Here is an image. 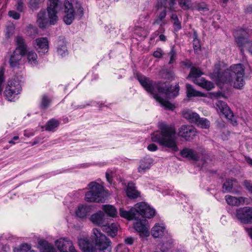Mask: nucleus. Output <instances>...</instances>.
<instances>
[{"mask_svg":"<svg viewBox=\"0 0 252 252\" xmlns=\"http://www.w3.org/2000/svg\"><path fill=\"white\" fill-rule=\"evenodd\" d=\"M243 185L245 188L250 193H252V182L245 180L243 182Z\"/></svg>","mask_w":252,"mask_h":252,"instance_id":"obj_47","label":"nucleus"},{"mask_svg":"<svg viewBox=\"0 0 252 252\" xmlns=\"http://www.w3.org/2000/svg\"><path fill=\"white\" fill-rule=\"evenodd\" d=\"M15 42L17 44V47L15 50L22 52L23 54H26L27 45L25 44V40L23 37L17 36L15 38Z\"/></svg>","mask_w":252,"mask_h":252,"instance_id":"obj_28","label":"nucleus"},{"mask_svg":"<svg viewBox=\"0 0 252 252\" xmlns=\"http://www.w3.org/2000/svg\"><path fill=\"white\" fill-rule=\"evenodd\" d=\"M134 242V239L132 237H127L125 239V242L126 245H131Z\"/></svg>","mask_w":252,"mask_h":252,"instance_id":"obj_55","label":"nucleus"},{"mask_svg":"<svg viewBox=\"0 0 252 252\" xmlns=\"http://www.w3.org/2000/svg\"><path fill=\"white\" fill-rule=\"evenodd\" d=\"M148 149L150 151H156L158 149L157 146L155 144H150L148 146Z\"/></svg>","mask_w":252,"mask_h":252,"instance_id":"obj_56","label":"nucleus"},{"mask_svg":"<svg viewBox=\"0 0 252 252\" xmlns=\"http://www.w3.org/2000/svg\"><path fill=\"white\" fill-rule=\"evenodd\" d=\"M171 18L172 20H173V21L179 20L178 16L176 14H172Z\"/></svg>","mask_w":252,"mask_h":252,"instance_id":"obj_59","label":"nucleus"},{"mask_svg":"<svg viewBox=\"0 0 252 252\" xmlns=\"http://www.w3.org/2000/svg\"><path fill=\"white\" fill-rule=\"evenodd\" d=\"M21 91L20 84L16 81H8L4 94L6 98L9 101H14L16 96Z\"/></svg>","mask_w":252,"mask_h":252,"instance_id":"obj_8","label":"nucleus"},{"mask_svg":"<svg viewBox=\"0 0 252 252\" xmlns=\"http://www.w3.org/2000/svg\"><path fill=\"white\" fill-rule=\"evenodd\" d=\"M225 199L228 205L238 206L243 204L247 198L243 197H236L227 195L225 196Z\"/></svg>","mask_w":252,"mask_h":252,"instance_id":"obj_20","label":"nucleus"},{"mask_svg":"<svg viewBox=\"0 0 252 252\" xmlns=\"http://www.w3.org/2000/svg\"><path fill=\"white\" fill-rule=\"evenodd\" d=\"M216 108L222 113L226 118L232 120L233 114L227 104L222 101L219 100L216 104Z\"/></svg>","mask_w":252,"mask_h":252,"instance_id":"obj_16","label":"nucleus"},{"mask_svg":"<svg viewBox=\"0 0 252 252\" xmlns=\"http://www.w3.org/2000/svg\"><path fill=\"white\" fill-rule=\"evenodd\" d=\"M90 210L89 206L80 205L76 209L75 213L78 218L83 219L89 215Z\"/></svg>","mask_w":252,"mask_h":252,"instance_id":"obj_24","label":"nucleus"},{"mask_svg":"<svg viewBox=\"0 0 252 252\" xmlns=\"http://www.w3.org/2000/svg\"><path fill=\"white\" fill-rule=\"evenodd\" d=\"M50 100L46 96H42L41 106L43 108H46L49 104Z\"/></svg>","mask_w":252,"mask_h":252,"instance_id":"obj_48","label":"nucleus"},{"mask_svg":"<svg viewBox=\"0 0 252 252\" xmlns=\"http://www.w3.org/2000/svg\"><path fill=\"white\" fill-rule=\"evenodd\" d=\"M166 16V10L158 7L157 16L153 25H159L160 27L159 29L160 32H162L164 29L162 26L166 24L165 17Z\"/></svg>","mask_w":252,"mask_h":252,"instance_id":"obj_14","label":"nucleus"},{"mask_svg":"<svg viewBox=\"0 0 252 252\" xmlns=\"http://www.w3.org/2000/svg\"><path fill=\"white\" fill-rule=\"evenodd\" d=\"M193 82L198 86L207 90H211L214 87V85L212 82L207 81L202 78L193 80Z\"/></svg>","mask_w":252,"mask_h":252,"instance_id":"obj_29","label":"nucleus"},{"mask_svg":"<svg viewBox=\"0 0 252 252\" xmlns=\"http://www.w3.org/2000/svg\"><path fill=\"white\" fill-rule=\"evenodd\" d=\"M136 222L134 223L135 229L140 233L141 236L147 237L149 235V228L146 226V220L142 218L134 219Z\"/></svg>","mask_w":252,"mask_h":252,"instance_id":"obj_15","label":"nucleus"},{"mask_svg":"<svg viewBox=\"0 0 252 252\" xmlns=\"http://www.w3.org/2000/svg\"><path fill=\"white\" fill-rule=\"evenodd\" d=\"M203 72L200 68L192 67L190 69V71L187 77V78H194V80H195L196 79H198V78L201 76Z\"/></svg>","mask_w":252,"mask_h":252,"instance_id":"obj_37","label":"nucleus"},{"mask_svg":"<svg viewBox=\"0 0 252 252\" xmlns=\"http://www.w3.org/2000/svg\"><path fill=\"white\" fill-rule=\"evenodd\" d=\"M196 124L204 129L208 128L210 125V122L207 119L200 117Z\"/></svg>","mask_w":252,"mask_h":252,"instance_id":"obj_41","label":"nucleus"},{"mask_svg":"<svg viewBox=\"0 0 252 252\" xmlns=\"http://www.w3.org/2000/svg\"><path fill=\"white\" fill-rule=\"evenodd\" d=\"M235 216L241 223H252V207H244L237 209Z\"/></svg>","mask_w":252,"mask_h":252,"instance_id":"obj_9","label":"nucleus"},{"mask_svg":"<svg viewBox=\"0 0 252 252\" xmlns=\"http://www.w3.org/2000/svg\"><path fill=\"white\" fill-rule=\"evenodd\" d=\"M19 137L18 136H15L13 137L12 139L13 140H17L19 139Z\"/></svg>","mask_w":252,"mask_h":252,"instance_id":"obj_62","label":"nucleus"},{"mask_svg":"<svg viewBox=\"0 0 252 252\" xmlns=\"http://www.w3.org/2000/svg\"><path fill=\"white\" fill-rule=\"evenodd\" d=\"M197 131L192 126L183 125L179 129L178 134L187 140H190L196 136Z\"/></svg>","mask_w":252,"mask_h":252,"instance_id":"obj_11","label":"nucleus"},{"mask_svg":"<svg viewBox=\"0 0 252 252\" xmlns=\"http://www.w3.org/2000/svg\"><path fill=\"white\" fill-rule=\"evenodd\" d=\"M24 135L25 136L27 137H30L31 136L34 135V133L33 132H30L28 130H25Z\"/></svg>","mask_w":252,"mask_h":252,"instance_id":"obj_57","label":"nucleus"},{"mask_svg":"<svg viewBox=\"0 0 252 252\" xmlns=\"http://www.w3.org/2000/svg\"><path fill=\"white\" fill-rule=\"evenodd\" d=\"M55 245L61 252H73L75 250L72 241L67 238L59 239Z\"/></svg>","mask_w":252,"mask_h":252,"instance_id":"obj_10","label":"nucleus"},{"mask_svg":"<svg viewBox=\"0 0 252 252\" xmlns=\"http://www.w3.org/2000/svg\"><path fill=\"white\" fill-rule=\"evenodd\" d=\"M248 233L252 239V228H251L248 230Z\"/></svg>","mask_w":252,"mask_h":252,"instance_id":"obj_61","label":"nucleus"},{"mask_svg":"<svg viewBox=\"0 0 252 252\" xmlns=\"http://www.w3.org/2000/svg\"><path fill=\"white\" fill-rule=\"evenodd\" d=\"M40 0H30V5L33 9H36L39 3Z\"/></svg>","mask_w":252,"mask_h":252,"instance_id":"obj_51","label":"nucleus"},{"mask_svg":"<svg viewBox=\"0 0 252 252\" xmlns=\"http://www.w3.org/2000/svg\"><path fill=\"white\" fill-rule=\"evenodd\" d=\"M137 78L145 90L150 93L161 106L167 110L174 109V105L169 102L168 99L178 95L179 86L178 85L172 88L164 82L156 83L142 75H138Z\"/></svg>","mask_w":252,"mask_h":252,"instance_id":"obj_1","label":"nucleus"},{"mask_svg":"<svg viewBox=\"0 0 252 252\" xmlns=\"http://www.w3.org/2000/svg\"><path fill=\"white\" fill-rule=\"evenodd\" d=\"M187 95L188 97L192 96H205L203 93L194 90L192 86L189 84H186Z\"/></svg>","mask_w":252,"mask_h":252,"instance_id":"obj_33","label":"nucleus"},{"mask_svg":"<svg viewBox=\"0 0 252 252\" xmlns=\"http://www.w3.org/2000/svg\"><path fill=\"white\" fill-rule=\"evenodd\" d=\"M180 6L183 10H188L191 7V3L190 0H178Z\"/></svg>","mask_w":252,"mask_h":252,"instance_id":"obj_42","label":"nucleus"},{"mask_svg":"<svg viewBox=\"0 0 252 252\" xmlns=\"http://www.w3.org/2000/svg\"><path fill=\"white\" fill-rule=\"evenodd\" d=\"M83 15V8L77 0L64 1L63 20L66 25H70L75 18L80 19Z\"/></svg>","mask_w":252,"mask_h":252,"instance_id":"obj_5","label":"nucleus"},{"mask_svg":"<svg viewBox=\"0 0 252 252\" xmlns=\"http://www.w3.org/2000/svg\"><path fill=\"white\" fill-rule=\"evenodd\" d=\"M39 245L44 252H56L54 247L45 241L39 242Z\"/></svg>","mask_w":252,"mask_h":252,"instance_id":"obj_38","label":"nucleus"},{"mask_svg":"<svg viewBox=\"0 0 252 252\" xmlns=\"http://www.w3.org/2000/svg\"><path fill=\"white\" fill-rule=\"evenodd\" d=\"M136 210H135L133 208L130 209L129 211H126L124 208L120 209V215L121 217L126 219L129 220L136 219V218L138 217L135 216L137 213H136Z\"/></svg>","mask_w":252,"mask_h":252,"instance_id":"obj_25","label":"nucleus"},{"mask_svg":"<svg viewBox=\"0 0 252 252\" xmlns=\"http://www.w3.org/2000/svg\"><path fill=\"white\" fill-rule=\"evenodd\" d=\"M8 15L16 20L19 19L20 17V14L13 10L9 11L8 12Z\"/></svg>","mask_w":252,"mask_h":252,"instance_id":"obj_49","label":"nucleus"},{"mask_svg":"<svg viewBox=\"0 0 252 252\" xmlns=\"http://www.w3.org/2000/svg\"><path fill=\"white\" fill-rule=\"evenodd\" d=\"M8 143L10 144H13V145L15 144V142L14 141V140L13 139L9 140L8 141Z\"/></svg>","mask_w":252,"mask_h":252,"instance_id":"obj_63","label":"nucleus"},{"mask_svg":"<svg viewBox=\"0 0 252 252\" xmlns=\"http://www.w3.org/2000/svg\"><path fill=\"white\" fill-rule=\"evenodd\" d=\"M88 186L90 190L86 193V201L88 202H102L104 200L103 187L95 182L90 183Z\"/></svg>","mask_w":252,"mask_h":252,"instance_id":"obj_6","label":"nucleus"},{"mask_svg":"<svg viewBox=\"0 0 252 252\" xmlns=\"http://www.w3.org/2000/svg\"><path fill=\"white\" fill-rule=\"evenodd\" d=\"M153 163V160L150 158L145 157L140 161V165L138 167V172L144 174L146 170H149Z\"/></svg>","mask_w":252,"mask_h":252,"instance_id":"obj_19","label":"nucleus"},{"mask_svg":"<svg viewBox=\"0 0 252 252\" xmlns=\"http://www.w3.org/2000/svg\"><path fill=\"white\" fill-rule=\"evenodd\" d=\"M236 42L242 54H244L245 51L252 54V42L248 37L238 36L236 38Z\"/></svg>","mask_w":252,"mask_h":252,"instance_id":"obj_12","label":"nucleus"},{"mask_svg":"<svg viewBox=\"0 0 252 252\" xmlns=\"http://www.w3.org/2000/svg\"><path fill=\"white\" fill-rule=\"evenodd\" d=\"M233 180L228 179L224 183L222 187L223 190L224 192H229L233 187Z\"/></svg>","mask_w":252,"mask_h":252,"instance_id":"obj_44","label":"nucleus"},{"mask_svg":"<svg viewBox=\"0 0 252 252\" xmlns=\"http://www.w3.org/2000/svg\"><path fill=\"white\" fill-rule=\"evenodd\" d=\"M168 56L170 58V60L168 63L170 64H172L176 60V53L173 48L171 49L170 51L168 53Z\"/></svg>","mask_w":252,"mask_h":252,"instance_id":"obj_46","label":"nucleus"},{"mask_svg":"<svg viewBox=\"0 0 252 252\" xmlns=\"http://www.w3.org/2000/svg\"><path fill=\"white\" fill-rule=\"evenodd\" d=\"M38 142H39V140H36V141H34V142L32 143V146H33V145H35V144H37Z\"/></svg>","mask_w":252,"mask_h":252,"instance_id":"obj_64","label":"nucleus"},{"mask_svg":"<svg viewBox=\"0 0 252 252\" xmlns=\"http://www.w3.org/2000/svg\"><path fill=\"white\" fill-rule=\"evenodd\" d=\"M57 53L59 55L64 57L67 55V50L65 44L60 45L57 48Z\"/></svg>","mask_w":252,"mask_h":252,"instance_id":"obj_45","label":"nucleus"},{"mask_svg":"<svg viewBox=\"0 0 252 252\" xmlns=\"http://www.w3.org/2000/svg\"><path fill=\"white\" fill-rule=\"evenodd\" d=\"M181 155L189 160H198V156L197 153L193 149L184 148L180 151Z\"/></svg>","mask_w":252,"mask_h":252,"instance_id":"obj_21","label":"nucleus"},{"mask_svg":"<svg viewBox=\"0 0 252 252\" xmlns=\"http://www.w3.org/2000/svg\"><path fill=\"white\" fill-rule=\"evenodd\" d=\"M14 252H36L32 248L31 245L27 243H23L18 248L14 249Z\"/></svg>","mask_w":252,"mask_h":252,"instance_id":"obj_36","label":"nucleus"},{"mask_svg":"<svg viewBox=\"0 0 252 252\" xmlns=\"http://www.w3.org/2000/svg\"><path fill=\"white\" fill-rule=\"evenodd\" d=\"M104 216L105 215L103 212L98 211L96 213L92 215L91 220L93 223L102 226L104 221Z\"/></svg>","mask_w":252,"mask_h":252,"instance_id":"obj_26","label":"nucleus"},{"mask_svg":"<svg viewBox=\"0 0 252 252\" xmlns=\"http://www.w3.org/2000/svg\"><path fill=\"white\" fill-rule=\"evenodd\" d=\"M102 210L108 216L110 217H115L117 215V209L112 205H103Z\"/></svg>","mask_w":252,"mask_h":252,"instance_id":"obj_35","label":"nucleus"},{"mask_svg":"<svg viewBox=\"0 0 252 252\" xmlns=\"http://www.w3.org/2000/svg\"><path fill=\"white\" fill-rule=\"evenodd\" d=\"M153 56L156 58H161L163 56L162 50L160 48H158L153 53Z\"/></svg>","mask_w":252,"mask_h":252,"instance_id":"obj_50","label":"nucleus"},{"mask_svg":"<svg viewBox=\"0 0 252 252\" xmlns=\"http://www.w3.org/2000/svg\"><path fill=\"white\" fill-rule=\"evenodd\" d=\"M183 117L191 123H196L199 118V115L191 111H184L183 113Z\"/></svg>","mask_w":252,"mask_h":252,"instance_id":"obj_32","label":"nucleus"},{"mask_svg":"<svg viewBox=\"0 0 252 252\" xmlns=\"http://www.w3.org/2000/svg\"><path fill=\"white\" fill-rule=\"evenodd\" d=\"M59 124L60 123L58 120L52 119L47 122L44 127L46 131H52L59 126Z\"/></svg>","mask_w":252,"mask_h":252,"instance_id":"obj_34","label":"nucleus"},{"mask_svg":"<svg viewBox=\"0 0 252 252\" xmlns=\"http://www.w3.org/2000/svg\"><path fill=\"white\" fill-rule=\"evenodd\" d=\"M152 236L155 238H159L167 233L165 225L162 223H156L151 230Z\"/></svg>","mask_w":252,"mask_h":252,"instance_id":"obj_17","label":"nucleus"},{"mask_svg":"<svg viewBox=\"0 0 252 252\" xmlns=\"http://www.w3.org/2000/svg\"><path fill=\"white\" fill-rule=\"evenodd\" d=\"M33 44L39 54H44L48 51L49 41L47 37L37 38L33 41Z\"/></svg>","mask_w":252,"mask_h":252,"instance_id":"obj_13","label":"nucleus"},{"mask_svg":"<svg viewBox=\"0 0 252 252\" xmlns=\"http://www.w3.org/2000/svg\"><path fill=\"white\" fill-rule=\"evenodd\" d=\"M27 59L29 63L32 65H35L37 64V55L35 52H29L27 53Z\"/></svg>","mask_w":252,"mask_h":252,"instance_id":"obj_39","label":"nucleus"},{"mask_svg":"<svg viewBox=\"0 0 252 252\" xmlns=\"http://www.w3.org/2000/svg\"><path fill=\"white\" fill-rule=\"evenodd\" d=\"M244 69L241 64H236L231 66L230 69H227L222 73L220 70L214 72L211 75L212 79L218 82L227 83L234 81V87L241 89L244 84L243 76Z\"/></svg>","mask_w":252,"mask_h":252,"instance_id":"obj_4","label":"nucleus"},{"mask_svg":"<svg viewBox=\"0 0 252 252\" xmlns=\"http://www.w3.org/2000/svg\"><path fill=\"white\" fill-rule=\"evenodd\" d=\"M193 9H195L201 13H204L209 11L208 5L204 2L196 3L193 6Z\"/></svg>","mask_w":252,"mask_h":252,"instance_id":"obj_40","label":"nucleus"},{"mask_svg":"<svg viewBox=\"0 0 252 252\" xmlns=\"http://www.w3.org/2000/svg\"><path fill=\"white\" fill-rule=\"evenodd\" d=\"M158 127L160 131L155 132L151 134L152 141L169 148L173 152H177L179 149L177 145L176 131L175 127L163 122L159 123Z\"/></svg>","mask_w":252,"mask_h":252,"instance_id":"obj_3","label":"nucleus"},{"mask_svg":"<svg viewBox=\"0 0 252 252\" xmlns=\"http://www.w3.org/2000/svg\"><path fill=\"white\" fill-rule=\"evenodd\" d=\"M155 215V210L151 208L149 206H148L147 209L145 210L144 214H143L142 215V219L144 218H153Z\"/></svg>","mask_w":252,"mask_h":252,"instance_id":"obj_43","label":"nucleus"},{"mask_svg":"<svg viewBox=\"0 0 252 252\" xmlns=\"http://www.w3.org/2000/svg\"><path fill=\"white\" fill-rule=\"evenodd\" d=\"M92 238L96 248L93 246L88 238L85 237L78 238V245L83 252H111V242L106 236L97 228L93 229Z\"/></svg>","mask_w":252,"mask_h":252,"instance_id":"obj_2","label":"nucleus"},{"mask_svg":"<svg viewBox=\"0 0 252 252\" xmlns=\"http://www.w3.org/2000/svg\"><path fill=\"white\" fill-rule=\"evenodd\" d=\"M148 205L146 204L145 202H140L137 203L135 207L133 209L135 210H136V213H137L135 216H137V218H136V219H140V218H142L143 214L145 212V210L148 208Z\"/></svg>","mask_w":252,"mask_h":252,"instance_id":"obj_30","label":"nucleus"},{"mask_svg":"<svg viewBox=\"0 0 252 252\" xmlns=\"http://www.w3.org/2000/svg\"><path fill=\"white\" fill-rule=\"evenodd\" d=\"M48 1L47 13L50 24L55 25L58 20L57 14L61 10L62 3L60 0H48Z\"/></svg>","mask_w":252,"mask_h":252,"instance_id":"obj_7","label":"nucleus"},{"mask_svg":"<svg viewBox=\"0 0 252 252\" xmlns=\"http://www.w3.org/2000/svg\"><path fill=\"white\" fill-rule=\"evenodd\" d=\"M16 8L20 12H22L23 11L24 9V4L22 0H17Z\"/></svg>","mask_w":252,"mask_h":252,"instance_id":"obj_52","label":"nucleus"},{"mask_svg":"<svg viewBox=\"0 0 252 252\" xmlns=\"http://www.w3.org/2000/svg\"><path fill=\"white\" fill-rule=\"evenodd\" d=\"M245 159L248 164L252 165V159L250 157H246Z\"/></svg>","mask_w":252,"mask_h":252,"instance_id":"obj_58","label":"nucleus"},{"mask_svg":"<svg viewBox=\"0 0 252 252\" xmlns=\"http://www.w3.org/2000/svg\"><path fill=\"white\" fill-rule=\"evenodd\" d=\"M50 19L47 17L46 12L44 11H40L37 14V23L39 28H45Z\"/></svg>","mask_w":252,"mask_h":252,"instance_id":"obj_23","label":"nucleus"},{"mask_svg":"<svg viewBox=\"0 0 252 252\" xmlns=\"http://www.w3.org/2000/svg\"><path fill=\"white\" fill-rule=\"evenodd\" d=\"M113 174V173L111 171L106 172L105 174L107 181L110 184H112V183Z\"/></svg>","mask_w":252,"mask_h":252,"instance_id":"obj_53","label":"nucleus"},{"mask_svg":"<svg viewBox=\"0 0 252 252\" xmlns=\"http://www.w3.org/2000/svg\"><path fill=\"white\" fill-rule=\"evenodd\" d=\"M103 230L108 235L113 237L117 234L118 225L116 223H112L111 225H102Z\"/></svg>","mask_w":252,"mask_h":252,"instance_id":"obj_27","label":"nucleus"},{"mask_svg":"<svg viewBox=\"0 0 252 252\" xmlns=\"http://www.w3.org/2000/svg\"><path fill=\"white\" fill-rule=\"evenodd\" d=\"M174 28L176 31H179L182 28L181 22L179 20L174 21Z\"/></svg>","mask_w":252,"mask_h":252,"instance_id":"obj_54","label":"nucleus"},{"mask_svg":"<svg viewBox=\"0 0 252 252\" xmlns=\"http://www.w3.org/2000/svg\"><path fill=\"white\" fill-rule=\"evenodd\" d=\"M127 195L131 198H136L140 195V193L136 189L133 183H129L126 189Z\"/></svg>","mask_w":252,"mask_h":252,"instance_id":"obj_31","label":"nucleus"},{"mask_svg":"<svg viewBox=\"0 0 252 252\" xmlns=\"http://www.w3.org/2000/svg\"><path fill=\"white\" fill-rule=\"evenodd\" d=\"M175 0H159L158 2L157 7L162 9H169L174 11L175 9Z\"/></svg>","mask_w":252,"mask_h":252,"instance_id":"obj_22","label":"nucleus"},{"mask_svg":"<svg viewBox=\"0 0 252 252\" xmlns=\"http://www.w3.org/2000/svg\"><path fill=\"white\" fill-rule=\"evenodd\" d=\"M26 54H23L18 50H15L11 55L9 63L11 67H14L19 64L20 61Z\"/></svg>","mask_w":252,"mask_h":252,"instance_id":"obj_18","label":"nucleus"},{"mask_svg":"<svg viewBox=\"0 0 252 252\" xmlns=\"http://www.w3.org/2000/svg\"><path fill=\"white\" fill-rule=\"evenodd\" d=\"M159 38L160 40L162 41H165L166 39L165 36L162 34L159 36Z\"/></svg>","mask_w":252,"mask_h":252,"instance_id":"obj_60","label":"nucleus"}]
</instances>
